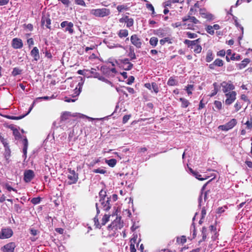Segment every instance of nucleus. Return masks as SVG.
Here are the masks:
<instances>
[{"instance_id":"obj_1","label":"nucleus","mask_w":252,"mask_h":252,"mask_svg":"<svg viewBox=\"0 0 252 252\" xmlns=\"http://www.w3.org/2000/svg\"><path fill=\"white\" fill-rule=\"evenodd\" d=\"M96 209V215L94 219V224L96 228H101V227L105 225L106 223L109 220L110 215L108 214H105L103 216L102 218H100V216L99 215L100 210L98 207V204H95Z\"/></svg>"},{"instance_id":"obj_2","label":"nucleus","mask_w":252,"mask_h":252,"mask_svg":"<svg viewBox=\"0 0 252 252\" xmlns=\"http://www.w3.org/2000/svg\"><path fill=\"white\" fill-rule=\"evenodd\" d=\"M91 13L95 17H104L108 16L111 14L110 9L106 8H97L92 9Z\"/></svg>"},{"instance_id":"obj_3","label":"nucleus","mask_w":252,"mask_h":252,"mask_svg":"<svg viewBox=\"0 0 252 252\" xmlns=\"http://www.w3.org/2000/svg\"><path fill=\"white\" fill-rule=\"evenodd\" d=\"M115 64H112L111 67H108L106 65H102L100 67V70L103 73L107 76H114L117 72L114 67Z\"/></svg>"},{"instance_id":"obj_4","label":"nucleus","mask_w":252,"mask_h":252,"mask_svg":"<svg viewBox=\"0 0 252 252\" xmlns=\"http://www.w3.org/2000/svg\"><path fill=\"white\" fill-rule=\"evenodd\" d=\"M68 174L67 178L68 185L76 184L78 180V174L76 173L75 170H72L71 168L68 169Z\"/></svg>"},{"instance_id":"obj_5","label":"nucleus","mask_w":252,"mask_h":252,"mask_svg":"<svg viewBox=\"0 0 252 252\" xmlns=\"http://www.w3.org/2000/svg\"><path fill=\"white\" fill-rule=\"evenodd\" d=\"M215 178H213L212 179H211V180H210L209 181H208L206 183H205L203 186V187H202L201 188V194L199 197V198H198V201H199V204L200 205L201 202H202V196H203V195H204L203 196V197H204V200L205 201H206V200L208 198V197H207V195L209 193H210V190H205V189H206V187L207 186V185L210 182H211Z\"/></svg>"},{"instance_id":"obj_6","label":"nucleus","mask_w":252,"mask_h":252,"mask_svg":"<svg viewBox=\"0 0 252 252\" xmlns=\"http://www.w3.org/2000/svg\"><path fill=\"white\" fill-rule=\"evenodd\" d=\"M237 122L235 119H232L225 125H220L218 128L222 131H228L237 125Z\"/></svg>"},{"instance_id":"obj_7","label":"nucleus","mask_w":252,"mask_h":252,"mask_svg":"<svg viewBox=\"0 0 252 252\" xmlns=\"http://www.w3.org/2000/svg\"><path fill=\"white\" fill-rule=\"evenodd\" d=\"M236 92L235 91L229 92L225 94L226 98L225 100V104L227 105L231 104L236 98Z\"/></svg>"},{"instance_id":"obj_8","label":"nucleus","mask_w":252,"mask_h":252,"mask_svg":"<svg viewBox=\"0 0 252 252\" xmlns=\"http://www.w3.org/2000/svg\"><path fill=\"white\" fill-rule=\"evenodd\" d=\"M13 234V230L10 228H2L0 233V239H4L9 238Z\"/></svg>"},{"instance_id":"obj_9","label":"nucleus","mask_w":252,"mask_h":252,"mask_svg":"<svg viewBox=\"0 0 252 252\" xmlns=\"http://www.w3.org/2000/svg\"><path fill=\"white\" fill-rule=\"evenodd\" d=\"M221 86L222 87V92L224 94L228 93L229 92L233 91V90L235 89L234 85L230 81L228 82L223 81L221 83Z\"/></svg>"},{"instance_id":"obj_10","label":"nucleus","mask_w":252,"mask_h":252,"mask_svg":"<svg viewBox=\"0 0 252 252\" xmlns=\"http://www.w3.org/2000/svg\"><path fill=\"white\" fill-rule=\"evenodd\" d=\"M111 201L110 197H107L106 199L102 198L99 199V202L101 208L106 211L109 210L111 208V205L110 203Z\"/></svg>"},{"instance_id":"obj_11","label":"nucleus","mask_w":252,"mask_h":252,"mask_svg":"<svg viewBox=\"0 0 252 252\" xmlns=\"http://www.w3.org/2000/svg\"><path fill=\"white\" fill-rule=\"evenodd\" d=\"M41 23L42 26L45 25L47 28L51 29V20L50 18V15L48 13L43 14Z\"/></svg>"},{"instance_id":"obj_12","label":"nucleus","mask_w":252,"mask_h":252,"mask_svg":"<svg viewBox=\"0 0 252 252\" xmlns=\"http://www.w3.org/2000/svg\"><path fill=\"white\" fill-rule=\"evenodd\" d=\"M34 176V173L32 170H26L24 173V180L26 183H29L33 179Z\"/></svg>"},{"instance_id":"obj_13","label":"nucleus","mask_w":252,"mask_h":252,"mask_svg":"<svg viewBox=\"0 0 252 252\" xmlns=\"http://www.w3.org/2000/svg\"><path fill=\"white\" fill-rule=\"evenodd\" d=\"M130 41L131 43L136 48H140L142 46V42L141 39L139 38L137 34H133L130 37Z\"/></svg>"},{"instance_id":"obj_14","label":"nucleus","mask_w":252,"mask_h":252,"mask_svg":"<svg viewBox=\"0 0 252 252\" xmlns=\"http://www.w3.org/2000/svg\"><path fill=\"white\" fill-rule=\"evenodd\" d=\"M16 247V244L14 242H10L5 245L1 249L3 252H13Z\"/></svg>"},{"instance_id":"obj_15","label":"nucleus","mask_w":252,"mask_h":252,"mask_svg":"<svg viewBox=\"0 0 252 252\" xmlns=\"http://www.w3.org/2000/svg\"><path fill=\"white\" fill-rule=\"evenodd\" d=\"M12 47L15 49H21L23 46L22 39L18 38H14L12 40Z\"/></svg>"},{"instance_id":"obj_16","label":"nucleus","mask_w":252,"mask_h":252,"mask_svg":"<svg viewBox=\"0 0 252 252\" xmlns=\"http://www.w3.org/2000/svg\"><path fill=\"white\" fill-rule=\"evenodd\" d=\"M199 14L203 18L208 20L211 21L213 19V15L211 13L207 12L205 8H200Z\"/></svg>"},{"instance_id":"obj_17","label":"nucleus","mask_w":252,"mask_h":252,"mask_svg":"<svg viewBox=\"0 0 252 252\" xmlns=\"http://www.w3.org/2000/svg\"><path fill=\"white\" fill-rule=\"evenodd\" d=\"M191 16L192 15H188L187 16L184 17L182 18L183 22H186L188 20H190V21L191 22H192V23H193L194 24H198V23H200L199 21L198 20H197L194 16ZM183 25L184 26H187V23H184L183 24Z\"/></svg>"},{"instance_id":"obj_18","label":"nucleus","mask_w":252,"mask_h":252,"mask_svg":"<svg viewBox=\"0 0 252 252\" xmlns=\"http://www.w3.org/2000/svg\"><path fill=\"white\" fill-rule=\"evenodd\" d=\"M34 104V102H33L32 106L30 108L29 111L25 115H21L19 117L7 115L5 116V117L7 118V119H9L10 120H20V119L23 118L24 117H25L26 116H27L31 112V111L32 109V107H33Z\"/></svg>"},{"instance_id":"obj_19","label":"nucleus","mask_w":252,"mask_h":252,"mask_svg":"<svg viewBox=\"0 0 252 252\" xmlns=\"http://www.w3.org/2000/svg\"><path fill=\"white\" fill-rule=\"evenodd\" d=\"M137 239V235H133V237L131 239L130 242V252H136V250L135 248V244L136 243Z\"/></svg>"},{"instance_id":"obj_20","label":"nucleus","mask_w":252,"mask_h":252,"mask_svg":"<svg viewBox=\"0 0 252 252\" xmlns=\"http://www.w3.org/2000/svg\"><path fill=\"white\" fill-rule=\"evenodd\" d=\"M200 41V38H198L194 40H189L188 39H186L184 41V43L188 45L189 47H190L191 48H193L194 45L197 43H198Z\"/></svg>"},{"instance_id":"obj_21","label":"nucleus","mask_w":252,"mask_h":252,"mask_svg":"<svg viewBox=\"0 0 252 252\" xmlns=\"http://www.w3.org/2000/svg\"><path fill=\"white\" fill-rule=\"evenodd\" d=\"M117 222L118 221L117 220L113 221L110 225L108 226V229L110 230V229L113 230V229L115 230H117L118 228L121 229V228L123 226V225L120 223L118 225L117 224Z\"/></svg>"},{"instance_id":"obj_22","label":"nucleus","mask_w":252,"mask_h":252,"mask_svg":"<svg viewBox=\"0 0 252 252\" xmlns=\"http://www.w3.org/2000/svg\"><path fill=\"white\" fill-rule=\"evenodd\" d=\"M31 54L35 61H37L39 59V51L36 47H34L32 49Z\"/></svg>"},{"instance_id":"obj_23","label":"nucleus","mask_w":252,"mask_h":252,"mask_svg":"<svg viewBox=\"0 0 252 252\" xmlns=\"http://www.w3.org/2000/svg\"><path fill=\"white\" fill-rule=\"evenodd\" d=\"M207 229L205 227H203L201 231L202 239L198 241V243L200 244L202 242L205 241L207 238Z\"/></svg>"},{"instance_id":"obj_24","label":"nucleus","mask_w":252,"mask_h":252,"mask_svg":"<svg viewBox=\"0 0 252 252\" xmlns=\"http://www.w3.org/2000/svg\"><path fill=\"white\" fill-rule=\"evenodd\" d=\"M213 85L214 86V89L212 91L211 94H209V96L210 97L214 96V95L217 94L219 92V86L218 85V83L217 82H215L213 83Z\"/></svg>"},{"instance_id":"obj_25","label":"nucleus","mask_w":252,"mask_h":252,"mask_svg":"<svg viewBox=\"0 0 252 252\" xmlns=\"http://www.w3.org/2000/svg\"><path fill=\"white\" fill-rule=\"evenodd\" d=\"M0 141L2 143V144L3 145V146L6 149L9 148L8 143L7 142V139L4 137V136L2 135V134L1 133H0Z\"/></svg>"},{"instance_id":"obj_26","label":"nucleus","mask_w":252,"mask_h":252,"mask_svg":"<svg viewBox=\"0 0 252 252\" xmlns=\"http://www.w3.org/2000/svg\"><path fill=\"white\" fill-rule=\"evenodd\" d=\"M118 11L120 13L124 11H126L128 9V7L126 4L119 5L117 7Z\"/></svg>"},{"instance_id":"obj_27","label":"nucleus","mask_w":252,"mask_h":252,"mask_svg":"<svg viewBox=\"0 0 252 252\" xmlns=\"http://www.w3.org/2000/svg\"><path fill=\"white\" fill-rule=\"evenodd\" d=\"M71 116V114L68 112H65L63 113L61 117V121H65L68 120L69 117Z\"/></svg>"},{"instance_id":"obj_28","label":"nucleus","mask_w":252,"mask_h":252,"mask_svg":"<svg viewBox=\"0 0 252 252\" xmlns=\"http://www.w3.org/2000/svg\"><path fill=\"white\" fill-rule=\"evenodd\" d=\"M128 34V32L127 30H121L118 33V35L120 38L126 37Z\"/></svg>"},{"instance_id":"obj_29","label":"nucleus","mask_w":252,"mask_h":252,"mask_svg":"<svg viewBox=\"0 0 252 252\" xmlns=\"http://www.w3.org/2000/svg\"><path fill=\"white\" fill-rule=\"evenodd\" d=\"M180 101L182 102L181 107L183 108H187L189 104V102L184 98H180Z\"/></svg>"},{"instance_id":"obj_30","label":"nucleus","mask_w":252,"mask_h":252,"mask_svg":"<svg viewBox=\"0 0 252 252\" xmlns=\"http://www.w3.org/2000/svg\"><path fill=\"white\" fill-rule=\"evenodd\" d=\"M178 82L172 77H170L167 81V85L169 86H176Z\"/></svg>"},{"instance_id":"obj_31","label":"nucleus","mask_w":252,"mask_h":252,"mask_svg":"<svg viewBox=\"0 0 252 252\" xmlns=\"http://www.w3.org/2000/svg\"><path fill=\"white\" fill-rule=\"evenodd\" d=\"M213 59H214V57L213 56L212 51L211 50H209L207 53V56L206 57V61L207 62H210L213 60Z\"/></svg>"},{"instance_id":"obj_32","label":"nucleus","mask_w":252,"mask_h":252,"mask_svg":"<svg viewBox=\"0 0 252 252\" xmlns=\"http://www.w3.org/2000/svg\"><path fill=\"white\" fill-rule=\"evenodd\" d=\"M13 134L16 140H18L21 138V135L19 130L17 128L13 129Z\"/></svg>"},{"instance_id":"obj_33","label":"nucleus","mask_w":252,"mask_h":252,"mask_svg":"<svg viewBox=\"0 0 252 252\" xmlns=\"http://www.w3.org/2000/svg\"><path fill=\"white\" fill-rule=\"evenodd\" d=\"M196 179L200 181H203L206 179H207L209 177L208 176H205L204 178L201 177V175H200L198 172L195 171L193 174H192Z\"/></svg>"},{"instance_id":"obj_34","label":"nucleus","mask_w":252,"mask_h":252,"mask_svg":"<svg viewBox=\"0 0 252 252\" xmlns=\"http://www.w3.org/2000/svg\"><path fill=\"white\" fill-rule=\"evenodd\" d=\"M68 25L65 29L66 32L68 31L69 33L72 34L74 32L73 29V24L72 22H69Z\"/></svg>"},{"instance_id":"obj_35","label":"nucleus","mask_w":252,"mask_h":252,"mask_svg":"<svg viewBox=\"0 0 252 252\" xmlns=\"http://www.w3.org/2000/svg\"><path fill=\"white\" fill-rule=\"evenodd\" d=\"M192 49H193L194 52L196 54L200 53L202 51V47L198 43L195 44Z\"/></svg>"},{"instance_id":"obj_36","label":"nucleus","mask_w":252,"mask_h":252,"mask_svg":"<svg viewBox=\"0 0 252 252\" xmlns=\"http://www.w3.org/2000/svg\"><path fill=\"white\" fill-rule=\"evenodd\" d=\"M187 242V238L184 235L182 236L180 238L177 237V242L178 243H180L182 245L186 243Z\"/></svg>"},{"instance_id":"obj_37","label":"nucleus","mask_w":252,"mask_h":252,"mask_svg":"<svg viewBox=\"0 0 252 252\" xmlns=\"http://www.w3.org/2000/svg\"><path fill=\"white\" fill-rule=\"evenodd\" d=\"M158 39L157 37H152L150 38V44L155 47L156 46L157 44H158Z\"/></svg>"},{"instance_id":"obj_38","label":"nucleus","mask_w":252,"mask_h":252,"mask_svg":"<svg viewBox=\"0 0 252 252\" xmlns=\"http://www.w3.org/2000/svg\"><path fill=\"white\" fill-rule=\"evenodd\" d=\"M106 162L110 166L114 167L116 164L117 160L114 158H112L109 160H107Z\"/></svg>"},{"instance_id":"obj_39","label":"nucleus","mask_w":252,"mask_h":252,"mask_svg":"<svg viewBox=\"0 0 252 252\" xmlns=\"http://www.w3.org/2000/svg\"><path fill=\"white\" fill-rule=\"evenodd\" d=\"M166 42L171 44L172 43L171 39L169 37H165L159 40V43L161 45H163Z\"/></svg>"},{"instance_id":"obj_40","label":"nucleus","mask_w":252,"mask_h":252,"mask_svg":"<svg viewBox=\"0 0 252 252\" xmlns=\"http://www.w3.org/2000/svg\"><path fill=\"white\" fill-rule=\"evenodd\" d=\"M205 30L208 33L211 35H213L215 33L213 28L211 25H207L205 28Z\"/></svg>"},{"instance_id":"obj_41","label":"nucleus","mask_w":252,"mask_h":252,"mask_svg":"<svg viewBox=\"0 0 252 252\" xmlns=\"http://www.w3.org/2000/svg\"><path fill=\"white\" fill-rule=\"evenodd\" d=\"M193 87L194 86L193 85H188L186 87L185 90L187 91L189 95L192 94V90H193Z\"/></svg>"},{"instance_id":"obj_42","label":"nucleus","mask_w":252,"mask_h":252,"mask_svg":"<svg viewBox=\"0 0 252 252\" xmlns=\"http://www.w3.org/2000/svg\"><path fill=\"white\" fill-rule=\"evenodd\" d=\"M214 105L215 107L218 110H220L222 109V103L219 100H215L214 101Z\"/></svg>"},{"instance_id":"obj_43","label":"nucleus","mask_w":252,"mask_h":252,"mask_svg":"<svg viewBox=\"0 0 252 252\" xmlns=\"http://www.w3.org/2000/svg\"><path fill=\"white\" fill-rule=\"evenodd\" d=\"M22 72V70L19 69V68H17V67H15L14 69H13V71L12 72V75L13 76H16L18 75H19Z\"/></svg>"},{"instance_id":"obj_44","label":"nucleus","mask_w":252,"mask_h":252,"mask_svg":"<svg viewBox=\"0 0 252 252\" xmlns=\"http://www.w3.org/2000/svg\"><path fill=\"white\" fill-rule=\"evenodd\" d=\"M242 59L241 56L239 54H233V55L230 56V60L232 61H240Z\"/></svg>"},{"instance_id":"obj_45","label":"nucleus","mask_w":252,"mask_h":252,"mask_svg":"<svg viewBox=\"0 0 252 252\" xmlns=\"http://www.w3.org/2000/svg\"><path fill=\"white\" fill-rule=\"evenodd\" d=\"M99 195L100 197V199H102V198L106 199L107 197H108L106 195V191L103 189H101L99 191Z\"/></svg>"},{"instance_id":"obj_46","label":"nucleus","mask_w":252,"mask_h":252,"mask_svg":"<svg viewBox=\"0 0 252 252\" xmlns=\"http://www.w3.org/2000/svg\"><path fill=\"white\" fill-rule=\"evenodd\" d=\"M93 171L95 173H100L102 174H104L107 172L106 170L101 168L94 169Z\"/></svg>"},{"instance_id":"obj_47","label":"nucleus","mask_w":252,"mask_h":252,"mask_svg":"<svg viewBox=\"0 0 252 252\" xmlns=\"http://www.w3.org/2000/svg\"><path fill=\"white\" fill-rule=\"evenodd\" d=\"M146 6L148 10H150V11H151L152 12V14L154 15L155 12L154 7L153 6V5L152 4H151V3H147L146 4Z\"/></svg>"},{"instance_id":"obj_48","label":"nucleus","mask_w":252,"mask_h":252,"mask_svg":"<svg viewBox=\"0 0 252 252\" xmlns=\"http://www.w3.org/2000/svg\"><path fill=\"white\" fill-rule=\"evenodd\" d=\"M41 198L39 197L32 198L31 200V202L34 205L40 203Z\"/></svg>"},{"instance_id":"obj_49","label":"nucleus","mask_w":252,"mask_h":252,"mask_svg":"<svg viewBox=\"0 0 252 252\" xmlns=\"http://www.w3.org/2000/svg\"><path fill=\"white\" fill-rule=\"evenodd\" d=\"M83 85V83L79 82L78 84V86L79 87L78 90H77V88L76 87L75 89V94L76 95H78L80 92H81V89L82 88V86Z\"/></svg>"},{"instance_id":"obj_50","label":"nucleus","mask_w":252,"mask_h":252,"mask_svg":"<svg viewBox=\"0 0 252 252\" xmlns=\"http://www.w3.org/2000/svg\"><path fill=\"white\" fill-rule=\"evenodd\" d=\"M197 12V9L193 6L190 7L189 11V15H195Z\"/></svg>"},{"instance_id":"obj_51","label":"nucleus","mask_w":252,"mask_h":252,"mask_svg":"<svg viewBox=\"0 0 252 252\" xmlns=\"http://www.w3.org/2000/svg\"><path fill=\"white\" fill-rule=\"evenodd\" d=\"M128 56L130 60H132L136 58V56L133 50H132L131 49H130V52L128 54Z\"/></svg>"},{"instance_id":"obj_52","label":"nucleus","mask_w":252,"mask_h":252,"mask_svg":"<svg viewBox=\"0 0 252 252\" xmlns=\"http://www.w3.org/2000/svg\"><path fill=\"white\" fill-rule=\"evenodd\" d=\"M152 87L153 89V91L156 93H158L159 91L158 87V85L155 82H153L152 83Z\"/></svg>"},{"instance_id":"obj_53","label":"nucleus","mask_w":252,"mask_h":252,"mask_svg":"<svg viewBox=\"0 0 252 252\" xmlns=\"http://www.w3.org/2000/svg\"><path fill=\"white\" fill-rule=\"evenodd\" d=\"M226 61L229 62L230 60V56L233 55V54H232L231 50L230 49H229L226 52Z\"/></svg>"},{"instance_id":"obj_54","label":"nucleus","mask_w":252,"mask_h":252,"mask_svg":"<svg viewBox=\"0 0 252 252\" xmlns=\"http://www.w3.org/2000/svg\"><path fill=\"white\" fill-rule=\"evenodd\" d=\"M126 27L127 28H130L133 25L134 20L132 18H130L129 20L126 22Z\"/></svg>"},{"instance_id":"obj_55","label":"nucleus","mask_w":252,"mask_h":252,"mask_svg":"<svg viewBox=\"0 0 252 252\" xmlns=\"http://www.w3.org/2000/svg\"><path fill=\"white\" fill-rule=\"evenodd\" d=\"M209 230L211 231V232L212 234L215 235L217 233V229L215 226L213 225H211L209 226Z\"/></svg>"},{"instance_id":"obj_56","label":"nucleus","mask_w":252,"mask_h":252,"mask_svg":"<svg viewBox=\"0 0 252 252\" xmlns=\"http://www.w3.org/2000/svg\"><path fill=\"white\" fill-rule=\"evenodd\" d=\"M75 3L79 5L85 6L86 4L84 0H74Z\"/></svg>"},{"instance_id":"obj_57","label":"nucleus","mask_w":252,"mask_h":252,"mask_svg":"<svg viewBox=\"0 0 252 252\" xmlns=\"http://www.w3.org/2000/svg\"><path fill=\"white\" fill-rule=\"evenodd\" d=\"M247 126V128L250 130L252 129V120L249 121L248 120L245 124Z\"/></svg>"},{"instance_id":"obj_58","label":"nucleus","mask_w":252,"mask_h":252,"mask_svg":"<svg viewBox=\"0 0 252 252\" xmlns=\"http://www.w3.org/2000/svg\"><path fill=\"white\" fill-rule=\"evenodd\" d=\"M14 210L18 213H20L22 211L21 207L18 204H15L14 205Z\"/></svg>"},{"instance_id":"obj_59","label":"nucleus","mask_w":252,"mask_h":252,"mask_svg":"<svg viewBox=\"0 0 252 252\" xmlns=\"http://www.w3.org/2000/svg\"><path fill=\"white\" fill-rule=\"evenodd\" d=\"M55 98V96H54V94H53L51 95V96H50V97L48 96H43V97H39L37 99L49 100V99H53V98Z\"/></svg>"},{"instance_id":"obj_60","label":"nucleus","mask_w":252,"mask_h":252,"mask_svg":"<svg viewBox=\"0 0 252 252\" xmlns=\"http://www.w3.org/2000/svg\"><path fill=\"white\" fill-rule=\"evenodd\" d=\"M187 35L189 38H194L197 36V35L195 33H191L190 32H188L187 33Z\"/></svg>"},{"instance_id":"obj_61","label":"nucleus","mask_w":252,"mask_h":252,"mask_svg":"<svg viewBox=\"0 0 252 252\" xmlns=\"http://www.w3.org/2000/svg\"><path fill=\"white\" fill-rule=\"evenodd\" d=\"M130 117V115H126L123 118V123L126 124L128 121Z\"/></svg>"},{"instance_id":"obj_62","label":"nucleus","mask_w":252,"mask_h":252,"mask_svg":"<svg viewBox=\"0 0 252 252\" xmlns=\"http://www.w3.org/2000/svg\"><path fill=\"white\" fill-rule=\"evenodd\" d=\"M24 26L30 31H32L33 29V25L32 24H24Z\"/></svg>"},{"instance_id":"obj_63","label":"nucleus","mask_w":252,"mask_h":252,"mask_svg":"<svg viewBox=\"0 0 252 252\" xmlns=\"http://www.w3.org/2000/svg\"><path fill=\"white\" fill-rule=\"evenodd\" d=\"M234 107L236 111H238L241 108L242 105L239 102H237L234 105Z\"/></svg>"},{"instance_id":"obj_64","label":"nucleus","mask_w":252,"mask_h":252,"mask_svg":"<svg viewBox=\"0 0 252 252\" xmlns=\"http://www.w3.org/2000/svg\"><path fill=\"white\" fill-rule=\"evenodd\" d=\"M205 249H202L201 248H197L196 249H193L190 252H205Z\"/></svg>"}]
</instances>
